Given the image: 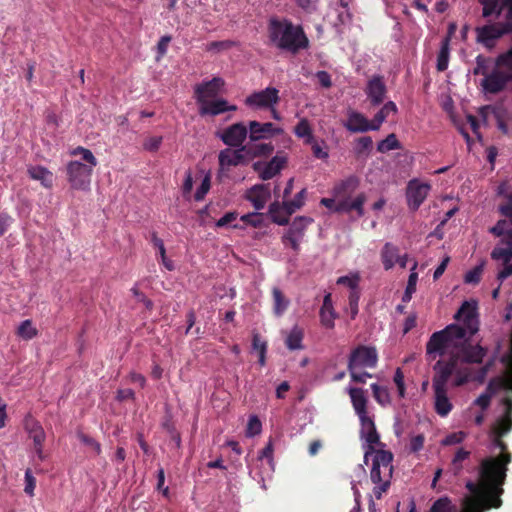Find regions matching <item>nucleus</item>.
Here are the masks:
<instances>
[{
  "label": "nucleus",
  "instance_id": "f257e3e1",
  "mask_svg": "<svg viewBox=\"0 0 512 512\" xmlns=\"http://www.w3.org/2000/svg\"><path fill=\"white\" fill-rule=\"evenodd\" d=\"M462 325L450 324L441 331L433 333L426 344L429 359L449 355L460 363L481 364L487 355V349L472 344L470 339L479 330V318L476 301H464L455 314Z\"/></svg>",
  "mask_w": 512,
  "mask_h": 512
},
{
  "label": "nucleus",
  "instance_id": "f03ea898",
  "mask_svg": "<svg viewBox=\"0 0 512 512\" xmlns=\"http://www.w3.org/2000/svg\"><path fill=\"white\" fill-rule=\"evenodd\" d=\"M499 212L507 219L499 220L489 232L499 238L491 251V259L502 268L498 271L497 280L503 282L512 275V194L508 201L499 207Z\"/></svg>",
  "mask_w": 512,
  "mask_h": 512
},
{
  "label": "nucleus",
  "instance_id": "7ed1b4c3",
  "mask_svg": "<svg viewBox=\"0 0 512 512\" xmlns=\"http://www.w3.org/2000/svg\"><path fill=\"white\" fill-rule=\"evenodd\" d=\"M268 38L274 47L292 54L309 46V40L300 25L287 18L273 16L268 21Z\"/></svg>",
  "mask_w": 512,
  "mask_h": 512
},
{
  "label": "nucleus",
  "instance_id": "20e7f679",
  "mask_svg": "<svg viewBox=\"0 0 512 512\" xmlns=\"http://www.w3.org/2000/svg\"><path fill=\"white\" fill-rule=\"evenodd\" d=\"M483 18H494L495 22L475 28L476 40L487 48L495 46L496 41L504 35L512 34V7H496L492 13L485 15L482 6Z\"/></svg>",
  "mask_w": 512,
  "mask_h": 512
},
{
  "label": "nucleus",
  "instance_id": "39448f33",
  "mask_svg": "<svg viewBox=\"0 0 512 512\" xmlns=\"http://www.w3.org/2000/svg\"><path fill=\"white\" fill-rule=\"evenodd\" d=\"M512 82V46L500 53L494 61V67L481 80L482 90L487 94H497L505 90Z\"/></svg>",
  "mask_w": 512,
  "mask_h": 512
},
{
  "label": "nucleus",
  "instance_id": "423d86ee",
  "mask_svg": "<svg viewBox=\"0 0 512 512\" xmlns=\"http://www.w3.org/2000/svg\"><path fill=\"white\" fill-rule=\"evenodd\" d=\"M372 467L370 470V479L375 487L373 488V494L377 499L382 498V494L385 493L390 485L393 474V454L390 451L378 449L371 455Z\"/></svg>",
  "mask_w": 512,
  "mask_h": 512
},
{
  "label": "nucleus",
  "instance_id": "0eeeda50",
  "mask_svg": "<svg viewBox=\"0 0 512 512\" xmlns=\"http://www.w3.org/2000/svg\"><path fill=\"white\" fill-rule=\"evenodd\" d=\"M312 222L313 219L311 217H295L288 230L283 234L281 238L282 243L285 246H290L295 253H298L300 251V244L304 239L306 229Z\"/></svg>",
  "mask_w": 512,
  "mask_h": 512
},
{
  "label": "nucleus",
  "instance_id": "6e6552de",
  "mask_svg": "<svg viewBox=\"0 0 512 512\" xmlns=\"http://www.w3.org/2000/svg\"><path fill=\"white\" fill-rule=\"evenodd\" d=\"M93 169L80 161H71L67 165L68 181L72 188L82 191L90 189Z\"/></svg>",
  "mask_w": 512,
  "mask_h": 512
},
{
  "label": "nucleus",
  "instance_id": "1a4fd4ad",
  "mask_svg": "<svg viewBox=\"0 0 512 512\" xmlns=\"http://www.w3.org/2000/svg\"><path fill=\"white\" fill-rule=\"evenodd\" d=\"M360 421V438L363 443L364 463L368 464L369 457L373 454L374 445L380 444V436L376 430V426L371 416H364L359 418Z\"/></svg>",
  "mask_w": 512,
  "mask_h": 512
},
{
  "label": "nucleus",
  "instance_id": "9d476101",
  "mask_svg": "<svg viewBox=\"0 0 512 512\" xmlns=\"http://www.w3.org/2000/svg\"><path fill=\"white\" fill-rule=\"evenodd\" d=\"M378 353L375 347L359 345L353 349L348 359V369L375 368Z\"/></svg>",
  "mask_w": 512,
  "mask_h": 512
},
{
  "label": "nucleus",
  "instance_id": "9b49d317",
  "mask_svg": "<svg viewBox=\"0 0 512 512\" xmlns=\"http://www.w3.org/2000/svg\"><path fill=\"white\" fill-rule=\"evenodd\" d=\"M279 100V90L275 87H267L247 96L245 105L252 109H270L273 108Z\"/></svg>",
  "mask_w": 512,
  "mask_h": 512
},
{
  "label": "nucleus",
  "instance_id": "f8f14e48",
  "mask_svg": "<svg viewBox=\"0 0 512 512\" xmlns=\"http://www.w3.org/2000/svg\"><path fill=\"white\" fill-rule=\"evenodd\" d=\"M217 136L226 146L240 148L246 145L244 142L247 137L249 138L248 124L245 125L242 122L234 123L218 133Z\"/></svg>",
  "mask_w": 512,
  "mask_h": 512
},
{
  "label": "nucleus",
  "instance_id": "ddd939ff",
  "mask_svg": "<svg viewBox=\"0 0 512 512\" xmlns=\"http://www.w3.org/2000/svg\"><path fill=\"white\" fill-rule=\"evenodd\" d=\"M287 163V156L284 153H277L270 161H256L252 164V169L258 173L259 178L266 181L278 175Z\"/></svg>",
  "mask_w": 512,
  "mask_h": 512
},
{
  "label": "nucleus",
  "instance_id": "4468645a",
  "mask_svg": "<svg viewBox=\"0 0 512 512\" xmlns=\"http://www.w3.org/2000/svg\"><path fill=\"white\" fill-rule=\"evenodd\" d=\"M245 149L246 147L241 146L240 148L228 147L221 150L218 154L220 172L229 171L230 167L247 165L249 157Z\"/></svg>",
  "mask_w": 512,
  "mask_h": 512
},
{
  "label": "nucleus",
  "instance_id": "2eb2a0df",
  "mask_svg": "<svg viewBox=\"0 0 512 512\" xmlns=\"http://www.w3.org/2000/svg\"><path fill=\"white\" fill-rule=\"evenodd\" d=\"M492 364L493 361H488L477 370L468 367L459 369L456 368L454 372L455 378L452 383L453 386L460 387L468 382H477L479 384L484 383Z\"/></svg>",
  "mask_w": 512,
  "mask_h": 512
},
{
  "label": "nucleus",
  "instance_id": "dca6fc26",
  "mask_svg": "<svg viewBox=\"0 0 512 512\" xmlns=\"http://www.w3.org/2000/svg\"><path fill=\"white\" fill-rule=\"evenodd\" d=\"M456 367L455 360H452L451 357L447 361L438 360L433 366V370L435 371V375L432 379L433 389H447L448 381L454 374Z\"/></svg>",
  "mask_w": 512,
  "mask_h": 512
},
{
  "label": "nucleus",
  "instance_id": "f3484780",
  "mask_svg": "<svg viewBox=\"0 0 512 512\" xmlns=\"http://www.w3.org/2000/svg\"><path fill=\"white\" fill-rule=\"evenodd\" d=\"M431 186L428 183H420L417 180H411L408 183L406 197L411 210L416 211L424 202Z\"/></svg>",
  "mask_w": 512,
  "mask_h": 512
},
{
  "label": "nucleus",
  "instance_id": "a211bd4d",
  "mask_svg": "<svg viewBox=\"0 0 512 512\" xmlns=\"http://www.w3.org/2000/svg\"><path fill=\"white\" fill-rule=\"evenodd\" d=\"M248 128L250 142L269 139L275 135H280L283 132V129L276 127L271 122L261 123L256 120L249 121Z\"/></svg>",
  "mask_w": 512,
  "mask_h": 512
},
{
  "label": "nucleus",
  "instance_id": "6ab92c4d",
  "mask_svg": "<svg viewBox=\"0 0 512 512\" xmlns=\"http://www.w3.org/2000/svg\"><path fill=\"white\" fill-rule=\"evenodd\" d=\"M387 87L383 76L373 75L367 82L365 94L372 106H379L385 100Z\"/></svg>",
  "mask_w": 512,
  "mask_h": 512
},
{
  "label": "nucleus",
  "instance_id": "aec40b11",
  "mask_svg": "<svg viewBox=\"0 0 512 512\" xmlns=\"http://www.w3.org/2000/svg\"><path fill=\"white\" fill-rule=\"evenodd\" d=\"M199 114L201 116H217L219 114L237 110L236 105H231L227 100L219 98L213 101L199 99Z\"/></svg>",
  "mask_w": 512,
  "mask_h": 512
},
{
  "label": "nucleus",
  "instance_id": "412c9836",
  "mask_svg": "<svg viewBox=\"0 0 512 512\" xmlns=\"http://www.w3.org/2000/svg\"><path fill=\"white\" fill-rule=\"evenodd\" d=\"M25 428L29 434V437L33 440L34 451L37 458L40 461L45 460L46 455L43 452V443L46 438V434L39 422L29 419L26 421Z\"/></svg>",
  "mask_w": 512,
  "mask_h": 512
},
{
  "label": "nucleus",
  "instance_id": "4be33fe9",
  "mask_svg": "<svg viewBox=\"0 0 512 512\" xmlns=\"http://www.w3.org/2000/svg\"><path fill=\"white\" fill-rule=\"evenodd\" d=\"M223 86L224 80L220 77H214L209 81L196 85L194 88L196 103H199V99L209 100L215 98Z\"/></svg>",
  "mask_w": 512,
  "mask_h": 512
},
{
  "label": "nucleus",
  "instance_id": "5701e85b",
  "mask_svg": "<svg viewBox=\"0 0 512 512\" xmlns=\"http://www.w3.org/2000/svg\"><path fill=\"white\" fill-rule=\"evenodd\" d=\"M366 202V195L364 193L358 194L354 199L349 197H341L338 199L334 212L337 213H350L355 210L357 216L360 218L364 216V204Z\"/></svg>",
  "mask_w": 512,
  "mask_h": 512
},
{
  "label": "nucleus",
  "instance_id": "b1692460",
  "mask_svg": "<svg viewBox=\"0 0 512 512\" xmlns=\"http://www.w3.org/2000/svg\"><path fill=\"white\" fill-rule=\"evenodd\" d=\"M344 127L352 133H364L367 131H377L373 128V121H369L363 114L357 111H350Z\"/></svg>",
  "mask_w": 512,
  "mask_h": 512
},
{
  "label": "nucleus",
  "instance_id": "393cba45",
  "mask_svg": "<svg viewBox=\"0 0 512 512\" xmlns=\"http://www.w3.org/2000/svg\"><path fill=\"white\" fill-rule=\"evenodd\" d=\"M270 198V188L266 184H256L246 194V199L252 203L256 211L262 210Z\"/></svg>",
  "mask_w": 512,
  "mask_h": 512
},
{
  "label": "nucleus",
  "instance_id": "a878e982",
  "mask_svg": "<svg viewBox=\"0 0 512 512\" xmlns=\"http://www.w3.org/2000/svg\"><path fill=\"white\" fill-rule=\"evenodd\" d=\"M346 390L350 396L353 409L358 418L368 416V398L365 394V391L362 388H356L352 386L347 387Z\"/></svg>",
  "mask_w": 512,
  "mask_h": 512
},
{
  "label": "nucleus",
  "instance_id": "bb28decb",
  "mask_svg": "<svg viewBox=\"0 0 512 512\" xmlns=\"http://www.w3.org/2000/svg\"><path fill=\"white\" fill-rule=\"evenodd\" d=\"M244 147H246L245 150L249 157V162L255 158H267L274 152V145L272 143L249 141Z\"/></svg>",
  "mask_w": 512,
  "mask_h": 512
},
{
  "label": "nucleus",
  "instance_id": "cd10ccee",
  "mask_svg": "<svg viewBox=\"0 0 512 512\" xmlns=\"http://www.w3.org/2000/svg\"><path fill=\"white\" fill-rule=\"evenodd\" d=\"M434 390V409L441 417H446L452 410L453 404L447 395V389Z\"/></svg>",
  "mask_w": 512,
  "mask_h": 512
},
{
  "label": "nucleus",
  "instance_id": "c85d7f7f",
  "mask_svg": "<svg viewBox=\"0 0 512 512\" xmlns=\"http://www.w3.org/2000/svg\"><path fill=\"white\" fill-rule=\"evenodd\" d=\"M303 339H304V330L299 325H294L289 332L286 333L284 343L288 350H303Z\"/></svg>",
  "mask_w": 512,
  "mask_h": 512
},
{
  "label": "nucleus",
  "instance_id": "c756f323",
  "mask_svg": "<svg viewBox=\"0 0 512 512\" xmlns=\"http://www.w3.org/2000/svg\"><path fill=\"white\" fill-rule=\"evenodd\" d=\"M27 173L33 180L39 181L45 188H51L54 176L51 171L41 165L29 166Z\"/></svg>",
  "mask_w": 512,
  "mask_h": 512
},
{
  "label": "nucleus",
  "instance_id": "7c9ffc66",
  "mask_svg": "<svg viewBox=\"0 0 512 512\" xmlns=\"http://www.w3.org/2000/svg\"><path fill=\"white\" fill-rule=\"evenodd\" d=\"M359 186V179L352 175L337 183L333 188L335 198L349 197Z\"/></svg>",
  "mask_w": 512,
  "mask_h": 512
},
{
  "label": "nucleus",
  "instance_id": "2f4dec72",
  "mask_svg": "<svg viewBox=\"0 0 512 512\" xmlns=\"http://www.w3.org/2000/svg\"><path fill=\"white\" fill-rule=\"evenodd\" d=\"M320 321L321 324L326 328L334 327V320L336 318V313L333 308L331 294L328 293L324 296L323 304L320 309Z\"/></svg>",
  "mask_w": 512,
  "mask_h": 512
},
{
  "label": "nucleus",
  "instance_id": "473e14b6",
  "mask_svg": "<svg viewBox=\"0 0 512 512\" xmlns=\"http://www.w3.org/2000/svg\"><path fill=\"white\" fill-rule=\"evenodd\" d=\"M503 405L505 406L504 415L496 422L498 436H503L512 429V399L505 398Z\"/></svg>",
  "mask_w": 512,
  "mask_h": 512
},
{
  "label": "nucleus",
  "instance_id": "72a5a7b5",
  "mask_svg": "<svg viewBox=\"0 0 512 512\" xmlns=\"http://www.w3.org/2000/svg\"><path fill=\"white\" fill-rule=\"evenodd\" d=\"M268 214L272 222L278 225H287L289 223V216L287 215L283 204L281 205L278 201H274L269 205Z\"/></svg>",
  "mask_w": 512,
  "mask_h": 512
},
{
  "label": "nucleus",
  "instance_id": "f704fd0d",
  "mask_svg": "<svg viewBox=\"0 0 512 512\" xmlns=\"http://www.w3.org/2000/svg\"><path fill=\"white\" fill-rule=\"evenodd\" d=\"M398 248L390 242L385 243L381 252V259L385 270H390L396 264Z\"/></svg>",
  "mask_w": 512,
  "mask_h": 512
},
{
  "label": "nucleus",
  "instance_id": "c9c22d12",
  "mask_svg": "<svg viewBox=\"0 0 512 512\" xmlns=\"http://www.w3.org/2000/svg\"><path fill=\"white\" fill-rule=\"evenodd\" d=\"M449 58H450L449 37H444L441 41L440 50L437 55L436 68L438 71L443 72L448 68Z\"/></svg>",
  "mask_w": 512,
  "mask_h": 512
},
{
  "label": "nucleus",
  "instance_id": "e433bc0d",
  "mask_svg": "<svg viewBox=\"0 0 512 512\" xmlns=\"http://www.w3.org/2000/svg\"><path fill=\"white\" fill-rule=\"evenodd\" d=\"M398 111L396 104L393 101L386 102L383 107L375 114L373 121V128L379 130L382 123L386 120L390 113L396 114Z\"/></svg>",
  "mask_w": 512,
  "mask_h": 512
},
{
  "label": "nucleus",
  "instance_id": "4c0bfd02",
  "mask_svg": "<svg viewBox=\"0 0 512 512\" xmlns=\"http://www.w3.org/2000/svg\"><path fill=\"white\" fill-rule=\"evenodd\" d=\"M294 134L304 139L305 144H312L314 140L312 128L306 118H302L294 128Z\"/></svg>",
  "mask_w": 512,
  "mask_h": 512
},
{
  "label": "nucleus",
  "instance_id": "58836bf2",
  "mask_svg": "<svg viewBox=\"0 0 512 512\" xmlns=\"http://www.w3.org/2000/svg\"><path fill=\"white\" fill-rule=\"evenodd\" d=\"M427 512H458L457 506L448 496L436 499Z\"/></svg>",
  "mask_w": 512,
  "mask_h": 512
},
{
  "label": "nucleus",
  "instance_id": "ea45409f",
  "mask_svg": "<svg viewBox=\"0 0 512 512\" xmlns=\"http://www.w3.org/2000/svg\"><path fill=\"white\" fill-rule=\"evenodd\" d=\"M306 189H301L292 200L283 201L284 210L287 215H291L305 204Z\"/></svg>",
  "mask_w": 512,
  "mask_h": 512
},
{
  "label": "nucleus",
  "instance_id": "a19ab883",
  "mask_svg": "<svg viewBox=\"0 0 512 512\" xmlns=\"http://www.w3.org/2000/svg\"><path fill=\"white\" fill-rule=\"evenodd\" d=\"M273 310L275 315L281 316L289 306V300L283 295L282 291L274 287L272 290Z\"/></svg>",
  "mask_w": 512,
  "mask_h": 512
},
{
  "label": "nucleus",
  "instance_id": "79ce46f5",
  "mask_svg": "<svg viewBox=\"0 0 512 512\" xmlns=\"http://www.w3.org/2000/svg\"><path fill=\"white\" fill-rule=\"evenodd\" d=\"M252 350L258 353L260 366H264L266 364L267 342L262 340L259 334L253 335Z\"/></svg>",
  "mask_w": 512,
  "mask_h": 512
},
{
  "label": "nucleus",
  "instance_id": "37998d69",
  "mask_svg": "<svg viewBox=\"0 0 512 512\" xmlns=\"http://www.w3.org/2000/svg\"><path fill=\"white\" fill-rule=\"evenodd\" d=\"M402 145L398 141L394 133L389 134L385 139L381 140L377 144V151L380 153H386L391 150L401 149Z\"/></svg>",
  "mask_w": 512,
  "mask_h": 512
},
{
  "label": "nucleus",
  "instance_id": "c03bdc74",
  "mask_svg": "<svg viewBox=\"0 0 512 512\" xmlns=\"http://www.w3.org/2000/svg\"><path fill=\"white\" fill-rule=\"evenodd\" d=\"M37 329L33 326L31 320H24L17 329V335L24 340H31L37 336Z\"/></svg>",
  "mask_w": 512,
  "mask_h": 512
},
{
  "label": "nucleus",
  "instance_id": "a18cd8bd",
  "mask_svg": "<svg viewBox=\"0 0 512 512\" xmlns=\"http://www.w3.org/2000/svg\"><path fill=\"white\" fill-rule=\"evenodd\" d=\"M151 241L153 245L159 250L161 261L167 270L172 271L174 269L173 262L166 257V250L163 241L157 236L156 233L152 234Z\"/></svg>",
  "mask_w": 512,
  "mask_h": 512
},
{
  "label": "nucleus",
  "instance_id": "49530a36",
  "mask_svg": "<svg viewBox=\"0 0 512 512\" xmlns=\"http://www.w3.org/2000/svg\"><path fill=\"white\" fill-rule=\"evenodd\" d=\"M481 6H484V14L488 15L498 6L509 9L512 8V0H478Z\"/></svg>",
  "mask_w": 512,
  "mask_h": 512
},
{
  "label": "nucleus",
  "instance_id": "de8ad7c7",
  "mask_svg": "<svg viewBox=\"0 0 512 512\" xmlns=\"http://www.w3.org/2000/svg\"><path fill=\"white\" fill-rule=\"evenodd\" d=\"M371 390L375 400L382 406L390 403V394L386 387H382L377 383L371 384Z\"/></svg>",
  "mask_w": 512,
  "mask_h": 512
},
{
  "label": "nucleus",
  "instance_id": "09e8293b",
  "mask_svg": "<svg viewBox=\"0 0 512 512\" xmlns=\"http://www.w3.org/2000/svg\"><path fill=\"white\" fill-rule=\"evenodd\" d=\"M360 275L358 272L350 275L341 276L337 279L338 285H345L350 288L351 291H359Z\"/></svg>",
  "mask_w": 512,
  "mask_h": 512
},
{
  "label": "nucleus",
  "instance_id": "8fccbe9b",
  "mask_svg": "<svg viewBox=\"0 0 512 512\" xmlns=\"http://www.w3.org/2000/svg\"><path fill=\"white\" fill-rule=\"evenodd\" d=\"M76 435L79 441L88 448L92 449L96 455L101 453V444L96 439L83 433L82 431H78Z\"/></svg>",
  "mask_w": 512,
  "mask_h": 512
},
{
  "label": "nucleus",
  "instance_id": "3c124183",
  "mask_svg": "<svg viewBox=\"0 0 512 512\" xmlns=\"http://www.w3.org/2000/svg\"><path fill=\"white\" fill-rule=\"evenodd\" d=\"M489 62H490V59L483 56V55H478L475 59V67L473 68L472 70V73L474 75H483L484 77H486L487 74H489L490 71H488V66H489Z\"/></svg>",
  "mask_w": 512,
  "mask_h": 512
},
{
  "label": "nucleus",
  "instance_id": "603ef678",
  "mask_svg": "<svg viewBox=\"0 0 512 512\" xmlns=\"http://www.w3.org/2000/svg\"><path fill=\"white\" fill-rule=\"evenodd\" d=\"M494 116L496 118L497 127L503 134H509L510 130L506 122V111L497 107L493 109Z\"/></svg>",
  "mask_w": 512,
  "mask_h": 512
},
{
  "label": "nucleus",
  "instance_id": "864d4df0",
  "mask_svg": "<svg viewBox=\"0 0 512 512\" xmlns=\"http://www.w3.org/2000/svg\"><path fill=\"white\" fill-rule=\"evenodd\" d=\"M469 455H470V452L466 451L463 448H460L457 450V452L455 453L453 460H452L454 475H458L460 473V471L462 469L461 463L464 460H466L469 457Z\"/></svg>",
  "mask_w": 512,
  "mask_h": 512
},
{
  "label": "nucleus",
  "instance_id": "5fc2aeb1",
  "mask_svg": "<svg viewBox=\"0 0 512 512\" xmlns=\"http://www.w3.org/2000/svg\"><path fill=\"white\" fill-rule=\"evenodd\" d=\"M262 424L259 418L256 415H252L249 417L246 429V436L254 437L261 433Z\"/></svg>",
  "mask_w": 512,
  "mask_h": 512
},
{
  "label": "nucleus",
  "instance_id": "6e6d98bb",
  "mask_svg": "<svg viewBox=\"0 0 512 512\" xmlns=\"http://www.w3.org/2000/svg\"><path fill=\"white\" fill-rule=\"evenodd\" d=\"M373 140L370 136H363L357 139L355 146V153L357 155H361L363 153L369 152L372 149Z\"/></svg>",
  "mask_w": 512,
  "mask_h": 512
},
{
  "label": "nucleus",
  "instance_id": "4d7b16f0",
  "mask_svg": "<svg viewBox=\"0 0 512 512\" xmlns=\"http://www.w3.org/2000/svg\"><path fill=\"white\" fill-rule=\"evenodd\" d=\"M72 153L74 155L81 153L82 159L86 162L85 164L91 166L92 169L97 165V159L89 149L77 147Z\"/></svg>",
  "mask_w": 512,
  "mask_h": 512
},
{
  "label": "nucleus",
  "instance_id": "13d9d810",
  "mask_svg": "<svg viewBox=\"0 0 512 512\" xmlns=\"http://www.w3.org/2000/svg\"><path fill=\"white\" fill-rule=\"evenodd\" d=\"M241 220L253 227H260L263 222V214L259 212H251L241 216Z\"/></svg>",
  "mask_w": 512,
  "mask_h": 512
},
{
  "label": "nucleus",
  "instance_id": "bf43d9fd",
  "mask_svg": "<svg viewBox=\"0 0 512 512\" xmlns=\"http://www.w3.org/2000/svg\"><path fill=\"white\" fill-rule=\"evenodd\" d=\"M131 292H132L133 296L135 297V299H136L138 302L142 303V304L145 306V308H146L147 310L151 311V310L153 309V306H154L153 302H152L150 299H148V298L145 296V294H144V293H142V292L138 289L137 285H134V286L131 288Z\"/></svg>",
  "mask_w": 512,
  "mask_h": 512
},
{
  "label": "nucleus",
  "instance_id": "052dcab7",
  "mask_svg": "<svg viewBox=\"0 0 512 512\" xmlns=\"http://www.w3.org/2000/svg\"><path fill=\"white\" fill-rule=\"evenodd\" d=\"M360 300V292L359 291H350L348 296L349 309L351 313V318L354 319L358 314V303Z\"/></svg>",
  "mask_w": 512,
  "mask_h": 512
},
{
  "label": "nucleus",
  "instance_id": "680f3d73",
  "mask_svg": "<svg viewBox=\"0 0 512 512\" xmlns=\"http://www.w3.org/2000/svg\"><path fill=\"white\" fill-rule=\"evenodd\" d=\"M210 189V176L206 175L200 184V186L197 188L194 198L196 201H201L204 199L205 195L208 193Z\"/></svg>",
  "mask_w": 512,
  "mask_h": 512
},
{
  "label": "nucleus",
  "instance_id": "e2e57ef3",
  "mask_svg": "<svg viewBox=\"0 0 512 512\" xmlns=\"http://www.w3.org/2000/svg\"><path fill=\"white\" fill-rule=\"evenodd\" d=\"M483 271V266L479 265L468 271L465 275L464 281L468 284H477L480 281V277Z\"/></svg>",
  "mask_w": 512,
  "mask_h": 512
},
{
  "label": "nucleus",
  "instance_id": "0e129e2a",
  "mask_svg": "<svg viewBox=\"0 0 512 512\" xmlns=\"http://www.w3.org/2000/svg\"><path fill=\"white\" fill-rule=\"evenodd\" d=\"M24 478H25L24 491L27 495L33 496L34 489L36 486V479L33 476L31 469H29V468L26 469Z\"/></svg>",
  "mask_w": 512,
  "mask_h": 512
},
{
  "label": "nucleus",
  "instance_id": "69168bd1",
  "mask_svg": "<svg viewBox=\"0 0 512 512\" xmlns=\"http://www.w3.org/2000/svg\"><path fill=\"white\" fill-rule=\"evenodd\" d=\"M162 140L163 138L161 136L149 137L148 139L145 140L143 147L145 150L149 152H156L159 149Z\"/></svg>",
  "mask_w": 512,
  "mask_h": 512
},
{
  "label": "nucleus",
  "instance_id": "338daca9",
  "mask_svg": "<svg viewBox=\"0 0 512 512\" xmlns=\"http://www.w3.org/2000/svg\"><path fill=\"white\" fill-rule=\"evenodd\" d=\"M416 267H417V263H414L413 267L410 270V275H409L407 285L405 288V290L411 291L413 293H415V291H416V284H417V280H418V273L415 271Z\"/></svg>",
  "mask_w": 512,
  "mask_h": 512
},
{
  "label": "nucleus",
  "instance_id": "774afa93",
  "mask_svg": "<svg viewBox=\"0 0 512 512\" xmlns=\"http://www.w3.org/2000/svg\"><path fill=\"white\" fill-rule=\"evenodd\" d=\"M312 146L313 155L317 159L326 160L329 157L328 151L323 148L319 143L313 140V143L310 144Z\"/></svg>",
  "mask_w": 512,
  "mask_h": 512
}]
</instances>
